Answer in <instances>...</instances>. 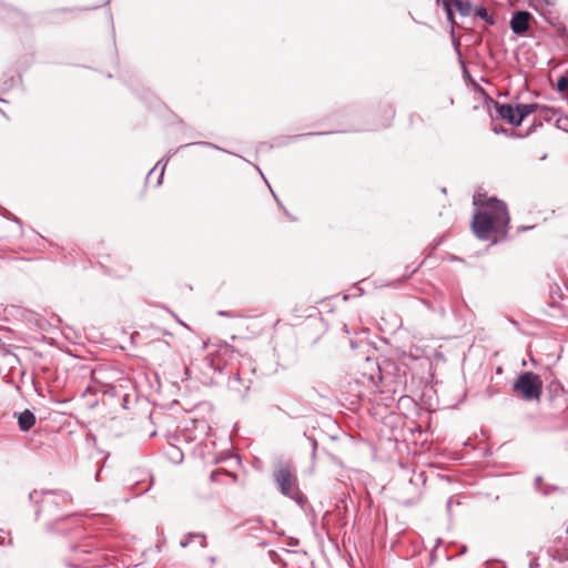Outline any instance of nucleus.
Returning a JSON list of instances; mask_svg holds the SVG:
<instances>
[{
	"label": "nucleus",
	"instance_id": "nucleus-40",
	"mask_svg": "<svg viewBox=\"0 0 568 568\" xmlns=\"http://www.w3.org/2000/svg\"><path fill=\"white\" fill-rule=\"evenodd\" d=\"M210 366L214 371H216L219 373H223L224 366L220 365V363H216L215 359H213V358L210 359Z\"/></svg>",
	"mask_w": 568,
	"mask_h": 568
},
{
	"label": "nucleus",
	"instance_id": "nucleus-14",
	"mask_svg": "<svg viewBox=\"0 0 568 568\" xmlns=\"http://www.w3.org/2000/svg\"><path fill=\"white\" fill-rule=\"evenodd\" d=\"M87 392L102 393L104 396H118V388L112 384H102L100 386H88Z\"/></svg>",
	"mask_w": 568,
	"mask_h": 568
},
{
	"label": "nucleus",
	"instance_id": "nucleus-34",
	"mask_svg": "<svg viewBox=\"0 0 568 568\" xmlns=\"http://www.w3.org/2000/svg\"><path fill=\"white\" fill-rule=\"evenodd\" d=\"M422 265H423V262H422V263H419V264H418L414 270H412L409 274L404 275V276H402V277L397 278V280H396V282H398V283H405L407 280H409V278H410V277H412V276H413V275H414V274L419 270V267H420Z\"/></svg>",
	"mask_w": 568,
	"mask_h": 568
},
{
	"label": "nucleus",
	"instance_id": "nucleus-57",
	"mask_svg": "<svg viewBox=\"0 0 568 568\" xmlns=\"http://www.w3.org/2000/svg\"><path fill=\"white\" fill-rule=\"evenodd\" d=\"M343 112H344L345 114L349 115V114L353 112V109H352V108H345V109L343 110Z\"/></svg>",
	"mask_w": 568,
	"mask_h": 568
},
{
	"label": "nucleus",
	"instance_id": "nucleus-38",
	"mask_svg": "<svg viewBox=\"0 0 568 568\" xmlns=\"http://www.w3.org/2000/svg\"><path fill=\"white\" fill-rule=\"evenodd\" d=\"M496 394H498V389L495 388L494 386H488L485 390V395L487 398H491L494 397Z\"/></svg>",
	"mask_w": 568,
	"mask_h": 568
},
{
	"label": "nucleus",
	"instance_id": "nucleus-37",
	"mask_svg": "<svg viewBox=\"0 0 568 568\" xmlns=\"http://www.w3.org/2000/svg\"><path fill=\"white\" fill-rule=\"evenodd\" d=\"M268 557L274 564H278L281 561V556L275 550H268Z\"/></svg>",
	"mask_w": 568,
	"mask_h": 568
},
{
	"label": "nucleus",
	"instance_id": "nucleus-32",
	"mask_svg": "<svg viewBox=\"0 0 568 568\" xmlns=\"http://www.w3.org/2000/svg\"><path fill=\"white\" fill-rule=\"evenodd\" d=\"M304 436L305 438L310 442L311 446H312V457L315 458V455H316V450H317V447H318V444H317V440L315 437L304 433Z\"/></svg>",
	"mask_w": 568,
	"mask_h": 568
},
{
	"label": "nucleus",
	"instance_id": "nucleus-50",
	"mask_svg": "<svg viewBox=\"0 0 568 568\" xmlns=\"http://www.w3.org/2000/svg\"><path fill=\"white\" fill-rule=\"evenodd\" d=\"M354 290H355V293L353 294L354 296H361L364 293L362 287L355 286Z\"/></svg>",
	"mask_w": 568,
	"mask_h": 568
},
{
	"label": "nucleus",
	"instance_id": "nucleus-35",
	"mask_svg": "<svg viewBox=\"0 0 568 568\" xmlns=\"http://www.w3.org/2000/svg\"><path fill=\"white\" fill-rule=\"evenodd\" d=\"M542 487H544V485H542V477L540 475H538V476L535 477L534 488H535L536 491L540 493Z\"/></svg>",
	"mask_w": 568,
	"mask_h": 568
},
{
	"label": "nucleus",
	"instance_id": "nucleus-10",
	"mask_svg": "<svg viewBox=\"0 0 568 568\" xmlns=\"http://www.w3.org/2000/svg\"><path fill=\"white\" fill-rule=\"evenodd\" d=\"M535 17L527 10L514 11L509 21L510 30L518 37L527 36L529 23L534 21Z\"/></svg>",
	"mask_w": 568,
	"mask_h": 568
},
{
	"label": "nucleus",
	"instance_id": "nucleus-19",
	"mask_svg": "<svg viewBox=\"0 0 568 568\" xmlns=\"http://www.w3.org/2000/svg\"><path fill=\"white\" fill-rule=\"evenodd\" d=\"M195 538L205 539L204 532H187L180 541L182 548H186Z\"/></svg>",
	"mask_w": 568,
	"mask_h": 568
},
{
	"label": "nucleus",
	"instance_id": "nucleus-52",
	"mask_svg": "<svg viewBox=\"0 0 568 568\" xmlns=\"http://www.w3.org/2000/svg\"><path fill=\"white\" fill-rule=\"evenodd\" d=\"M386 112H387V114L389 115L390 119L394 118L395 111H394L392 105H387V111Z\"/></svg>",
	"mask_w": 568,
	"mask_h": 568
},
{
	"label": "nucleus",
	"instance_id": "nucleus-15",
	"mask_svg": "<svg viewBox=\"0 0 568 568\" xmlns=\"http://www.w3.org/2000/svg\"><path fill=\"white\" fill-rule=\"evenodd\" d=\"M474 17L483 20L488 26L496 23L495 17L490 14L484 6H478L474 9Z\"/></svg>",
	"mask_w": 568,
	"mask_h": 568
},
{
	"label": "nucleus",
	"instance_id": "nucleus-49",
	"mask_svg": "<svg viewBox=\"0 0 568 568\" xmlns=\"http://www.w3.org/2000/svg\"><path fill=\"white\" fill-rule=\"evenodd\" d=\"M538 567H539V564H538L537 558H532L529 562V568H538Z\"/></svg>",
	"mask_w": 568,
	"mask_h": 568
},
{
	"label": "nucleus",
	"instance_id": "nucleus-25",
	"mask_svg": "<svg viewBox=\"0 0 568 568\" xmlns=\"http://www.w3.org/2000/svg\"><path fill=\"white\" fill-rule=\"evenodd\" d=\"M0 214L4 219L10 220V221L14 222L16 224H18L19 227L22 230V221L19 217H17L16 215H13L10 211H8L4 207H0Z\"/></svg>",
	"mask_w": 568,
	"mask_h": 568
},
{
	"label": "nucleus",
	"instance_id": "nucleus-7",
	"mask_svg": "<svg viewBox=\"0 0 568 568\" xmlns=\"http://www.w3.org/2000/svg\"><path fill=\"white\" fill-rule=\"evenodd\" d=\"M378 381L381 383L392 382L395 387L406 384L405 373L402 375L397 364L390 359L378 363ZM396 392V388H394Z\"/></svg>",
	"mask_w": 568,
	"mask_h": 568
},
{
	"label": "nucleus",
	"instance_id": "nucleus-62",
	"mask_svg": "<svg viewBox=\"0 0 568 568\" xmlns=\"http://www.w3.org/2000/svg\"><path fill=\"white\" fill-rule=\"evenodd\" d=\"M4 537L0 536V546H3L4 545Z\"/></svg>",
	"mask_w": 568,
	"mask_h": 568
},
{
	"label": "nucleus",
	"instance_id": "nucleus-55",
	"mask_svg": "<svg viewBox=\"0 0 568 568\" xmlns=\"http://www.w3.org/2000/svg\"><path fill=\"white\" fill-rule=\"evenodd\" d=\"M75 517H77L75 514H69L65 517L60 518L59 520H62V519H75Z\"/></svg>",
	"mask_w": 568,
	"mask_h": 568
},
{
	"label": "nucleus",
	"instance_id": "nucleus-26",
	"mask_svg": "<svg viewBox=\"0 0 568 568\" xmlns=\"http://www.w3.org/2000/svg\"><path fill=\"white\" fill-rule=\"evenodd\" d=\"M16 85V79L12 74H4V80L2 82V90L9 91Z\"/></svg>",
	"mask_w": 568,
	"mask_h": 568
},
{
	"label": "nucleus",
	"instance_id": "nucleus-39",
	"mask_svg": "<svg viewBox=\"0 0 568 568\" xmlns=\"http://www.w3.org/2000/svg\"><path fill=\"white\" fill-rule=\"evenodd\" d=\"M453 45H454V49H455V51L457 53L458 61L464 59L463 53L460 51V43H459V41L454 39L453 40Z\"/></svg>",
	"mask_w": 568,
	"mask_h": 568
},
{
	"label": "nucleus",
	"instance_id": "nucleus-44",
	"mask_svg": "<svg viewBox=\"0 0 568 568\" xmlns=\"http://www.w3.org/2000/svg\"><path fill=\"white\" fill-rule=\"evenodd\" d=\"M363 342H358V341H351L349 342V346L353 351H356L357 348H359L362 346Z\"/></svg>",
	"mask_w": 568,
	"mask_h": 568
},
{
	"label": "nucleus",
	"instance_id": "nucleus-30",
	"mask_svg": "<svg viewBox=\"0 0 568 568\" xmlns=\"http://www.w3.org/2000/svg\"><path fill=\"white\" fill-rule=\"evenodd\" d=\"M100 6H93V7H73V8H61L58 11L59 12H75V11H85V10H94L98 9Z\"/></svg>",
	"mask_w": 568,
	"mask_h": 568
},
{
	"label": "nucleus",
	"instance_id": "nucleus-56",
	"mask_svg": "<svg viewBox=\"0 0 568 568\" xmlns=\"http://www.w3.org/2000/svg\"><path fill=\"white\" fill-rule=\"evenodd\" d=\"M252 165H253V166L255 168V170L261 174V176H262V178H264V174H263L262 170L260 169V166H258V165H256V164H252Z\"/></svg>",
	"mask_w": 568,
	"mask_h": 568
},
{
	"label": "nucleus",
	"instance_id": "nucleus-21",
	"mask_svg": "<svg viewBox=\"0 0 568 568\" xmlns=\"http://www.w3.org/2000/svg\"><path fill=\"white\" fill-rule=\"evenodd\" d=\"M552 27H555L557 36L568 44V29L562 22H549Z\"/></svg>",
	"mask_w": 568,
	"mask_h": 568
},
{
	"label": "nucleus",
	"instance_id": "nucleus-51",
	"mask_svg": "<svg viewBox=\"0 0 568 568\" xmlns=\"http://www.w3.org/2000/svg\"><path fill=\"white\" fill-rule=\"evenodd\" d=\"M283 213L291 220V221H296V217L293 216L287 210L286 207H283Z\"/></svg>",
	"mask_w": 568,
	"mask_h": 568
},
{
	"label": "nucleus",
	"instance_id": "nucleus-22",
	"mask_svg": "<svg viewBox=\"0 0 568 568\" xmlns=\"http://www.w3.org/2000/svg\"><path fill=\"white\" fill-rule=\"evenodd\" d=\"M438 6L442 7L445 14H449L450 12H455L457 0H435Z\"/></svg>",
	"mask_w": 568,
	"mask_h": 568
},
{
	"label": "nucleus",
	"instance_id": "nucleus-58",
	"mask_svg": "<svg viewBox=\"0 0 568 568\" xmlns=\"http://www.w3.org/2000/svg\"><path fill=\"white\" fill-rule=\"evenodd\" d=\"M534 226L532 225H528V226H520L519 227V231H527V230H531Z\"/></svg>",
	"mask_w": 568,
	"mask_h": 568
},
{
	"label": "nucleus",
	"instance_id": "nucleus-33",
	"mask_svg": "<svg viewBox=\"0 0 568 568\" xmlns=\"http://www.w3.org/2000/svg\"><path fill=\"white\" fill-rule=\"evenodd\" d=\"M559 489L556 485H545L540 490V494L544 496H549L550 494L557 491Z\"/></svg>",
	"mask_w": 568,
	"mask_h": 568
},
{
	"label": "nucleus",
	"instance_id": "nucleus-13",
	"mask_svg": "<svg viewBox=\"0 0 568 568\" xmlns=\"http://www.w3.org/2000/svg\"><path fill=\"white\" fill-rule=\"evenodd\" d=\"M14 416H17L18 426L22 432L30 430L36 424V415L30 409H24L23 412L14 413Z\"/></svg>",
	"mask_w": 568,
	"mask_h": 568
},
{
	"label": "nucleus",
	"instance_id": "nucleus-28",
	"mask_svg": "<svg viewBox=\"0 0 568 568\" xmlns=\"http://www.w3.org/2000/svg\"><path fill=\"white\" fill-rule=\"evenodd\" d=\"M555 125H556V128H558L559 130H562V131H565V132H568V115L559 116V118L556 120Z\"/></svg>",
	"mask_w": 568,
	"mask_h": 568
},
{
	"label": "nucleus",
	"instance_id": "nucleus-18",
	"mask_svg": "<svg viewBox=\"0 0 568 568\" xmlns=\"http://www.w3.org/2000/svg\"><path fill=\"white\" fill-rule=\"evenodd\" d=\"M166 454L170 460L174 464H181L183 462V453L175 445H171Z\"/></svg>",
	"mask_w": 568,
	"mask_h": 568
},
{
	"label": "nucleus",
	"instance_id": "nucleus-59",
	"mask_svg": "<svg viewBox=\"0 0 568 568\" xmlns=\"http://www.w3.org/2000/svg\"><path fill=\"white\" fill-rule=\"evenodd\" d=\"M210 478L212 481H215L216 480V471H212Z\"/></svg>",
	"mask_w": 568,
	"mask_h": 568
},
{
	"label": "nucleus",
	"instance_id": "nucleus-61",
	"mask_svg": "<svg viewBox=\"0 0 568 568\" xmlns=\"http://www.w3.org/2000/svg\"><path fill=\"white\" fill-rule=\"evenodd\" d=\"M509 322H510L514 326H518V325H519V324H518V322H517V321H515V320H509Z\"/></svg>",
	"mask_w": 568,
	"mask_h": 568
},
{
	"label": "nucleus",
	"instance_id": "nucleus-5",
	"mask_svg": "<svg viewBox=\"0 0 568 568\" xmlns=\"http://www.w3.org/2000/svg\"><path fill=\"white\" fill-rule=\"evenodd\" d=\"M44 496L41 499V507L36 509L37 518L41 513L53 516L58 510L64 509L72 501V497L64 490H41Z\"/></svg>",
	"mask_w": 568,
	"mask_h": 568
},
{
	"label": "nucleus",
	"instance_id": "nucleus-54",
	"mask_svg": "<svg viewBox=\"0 0 568 568\" xmlns=\"http://www.w3.org/2000/svg\"><path fill=\"white\" fill-rule=\"evenodd\" d=\"M466 551H467V546L466 545H462V547H460V549L458 551V555H464V554H466Z\"/></svg>",
	"mask_w": 568,
	"mask_h": 568
},
{
	"label": "nucleus",
	"instance_id": "nucleus-53",
	"mask_svg": "<svg viewBox=\"0 0 568 568\" xmlns=\"http://www.w3.org/2000/svg\"><path fill=\"white\" fill-rule=\"evenodd\" d=\"M272 194H273V196H274V199H275V201H276L277 205L283 210V207H285V206L283 205V203L281 202V200L276 196V194H275L273 191H272Z\"/></svg>",
	"mask_w": 568,
	"mask_h": 568
},
{
	"label": "nucleus",
	"instance_id": "nucleus-11",
	"mask_svg": "<svg viewBox=\"0 0 568 568\" xmlns=\"http://www.w3.org/2000/svg\"><path fill=\"white\" fill-rule=\"evenodd\" d=\"M426 484V473L424 470L413 471V475L405 484L404 490L412 494V497L404 500V505H413L415 499L422 495V488Z\"/></svg>",
	"mask_w": 568,
	"mask_h": 568
},
{
	"label": "nucleus",
	"instance_id": "nucleus-29",
	"mask_svg": "<svg viewBox=\"0 0 568 568\" xmlns=\"http://www.w3.org/2000/svg\"><path fill=\"white\" fill-rule=\"evenodd\" d=\"M459 63H460V67H462V73H463V78L464 80L467 82V81H474L471 74H470V71L469 69L467 68V64L465 62L464 59L459 60Z\"/></svg>",
	"mask_w": 568,
	"mask_h": 568
},
{
	"label": "nucleus",
	"instance_id": "nucleus-31",
	"mask_svg": "<svg viewBox=\"0 0 568 568\" xmlns=\"http://www.w3.org/2000/svg\"><path fill=\"white\" fill-rule=\"evenodd\" d=\"M220 356L226 357L229 354L239 353L233 346L225 343L219 351Z\"/></svg>",
	"mask_w": 568,
	"mask_h": 568
},
{
	"label": "nucleus",
	"instance_id": "nucleus-60",
	"mask_svg": "<svg viewBox=\"0 0 568 568\" xmlns=\"http://www.w3.org/2000/svg\"><path fill=\"white\" fill-rule=\"evenodd\" d=\"M200 545H201L202 548H206V546H207L206 538L205 539H201V544Z\"/></svg>",
	"mask_w": 568,
	"mask_h": 568
},
{
	"label": "nucleus",
	"instance_id": "nucleus-41",
	"mask_svg": "<svg viewBox=\"0 0 568 568\" xmlns=\"http://www.w3.org/2000/svg\"><path fill=\"white\" fill-rule=\"evenodd\" d=\"M493 131L495 134H507L508 130L505 129L503 125H494Z\"/></svg>",
	"mask_w": 568,
	"mask_h": 568
},
{
	"label": "nucleus",
	"instance_id": "nucleus-9",
	"mask_svg": "<svg viewBox=\"0 0 568 568\" xmlns=\"http://www.w3.org/2000/svg\"><path fill=\"white\" fill-rule=\"evenodd\" d=\"M336 131H326V132H306V133H300V134H293V135H278L275 136L272 142H262L260 148H266L267 150H272L274 148H285L290 145L291 143L297 142L302 139L310 138V136H316V135H324V134H332Z\"/></svg>",
	"mask_w": 568,
	"mask_h": 568
},
{
	"label": "nucleus",
	"instance_id": "nucleus-48",
	"mask_svg": "<svg viewBox=\"0 0 568 568\" xmlns=\"http://www.w3.org/2000/svg\"><path fill=\"white\" fill-rule=\"evenodd\" d=\"M440 244H442V240H440V239H436V240H434V242L432 243L430 248H432V250H436Z\"/></svg>",
	"mask_w": 568,
	"mask_h": 568
},
{
	"label": "nucleus",
	"instance_id": "nucleus-8",
	"mask_svg": "<svg viewBox=\"0 0 568 568\" xmlns=\"http://www.w3.org/2000/svg\"><path fill=\"white\" fill-rule=\"evenodd\" d=\"M71 557L63 558V565L68 568H85L89 561L87 556L91 554L92 547L88 542L70 545Z\"/></svg>",
	"mask_w": 568,
	"mask_h": 568
},
{
	"label": "nucleus",
	"instance_id": "nucleus-12",
	"mask_svg": "<svg viewBox=\"0 0 568 568\" xmlns=\"http://www.w3.org/2000/svg\"><path fill=\"white\" fill-rule=\"evenodd\" d=\"M244 371V363H240V368L232 373L227 381V386L231 390L239 392L241 394V398L244 399L247 392L251 388L252 381L245 379L242 377Z\"/></svg>",
	"mask_w": 568,
	"mask_h": 568
},
{
	"label": "nucleus",
	"instance_id": "nucleus-27",
	"mask_svg": "<svg viewBox=\"0 0 568 568\" xmlns=\"http://www.w3.org/2000/svg\"><path fill=\"white\" fill-rule=\"evenodd\" d=\"M462 501L457 496H450L446 503V510L449 517H452V508L453 506L460 505Z\"/></svg>",
	"mask_w": 568,
	"mask_h": 568
},
{
	"label": "nucleus",
	"instance_id": "nucleus-42",
	"mask_svg": "<svg viewBox=\"0 0 568 568\" xmlns=\"http://www.w3.org/2000/svg\"><path fill=\"white\" fill-rule=\"evenodd\" d=\"M542 123L541 122H537L536 120L532 122V124L529 126L528 129V132H527V135L531 134L532 132L536 131L537 128L541 126Z\"/></svg>",
	"mask_w": 568,
	"mask_h": 568
},
{
	"label": "nucleus",
	"instance_id": "nucleus-16",
	"mask_svg": "<svg viewBox=\"0 0 568 568\" xmlns=\"http://www.w3.org/2000/svg\"><path fill=\"white\" fill-rule=\"evenodd\" d=\"M456 10L462 17H468L474 13L473 4L469 0H457Z\"/></svg>",
	"mask_w": 568,
	"mask_h": 568
},
{
	"label": "nucleus",
	"instance_id": "nucleus-64",
	"mask_svg": "<svg viewBox=\"0 0 568 568\" xmlns=\"http://www.w3.org/2000/svg\"><path fill=\"white\" fill-rule=\"evenodd\" d=\"M440 191H442V193H444V194H446V192H447L446 187H442V189H440Z\"/></svg>",
	"mask_w": 568,
	"mask_h": 568
},
{
	"label": "nucleus",
	"instance_id": "nucleus-36",
	"mask_svg": "<svg viewBox=\"0 0 568 568\" xmlns=\"http://www.w3.org/2000/svg\"><path fill=\"white\" fill-rule=\"evenodd\" d=\"M486 568H506V566L501 561L489 560L486 562Z\"/></svg>",
	"mask_w": 568,
	"mask_h": 568
},
{
	"label": "nucleus",
	"instance_id": "nucleus-24",
	"mask_svg": "<svg viewBox=\"0 0 568 568\" xmlns=\"http://www.w3.org/2000/svg\"><path fill=\"white\" fill-rule=\"evenodd\" d=\"M29 501L34 504L38 508L41 507V499L44 498V496L41 494V491L34 489L29 493Z\"/></svg>",
	"mask_w": 568,
	"mask_h": 568
},
{
	"label": "nucleus",
	"instance_id": "nucleus-2",
	"mask_svg": "<svg viewBox=\"0 0 568 568\" xmlns=\"http://www.w3.org/2000/svg\"><path fill=\"white\" fill-rule=\"evenodd\" d=\"M485 103L488 106L491 104L497 115L514 128H518L519 125H521L525 119L531 113H534L536 110H540L546 113H557V110L554 106L540 105L538 103H501L494 100L489 95H487Z\"/></svg>",
	"mask_w": 568,
	"mask_h": 568
},
{
	"label": "nucleus",
	"instance_id": "nucleus-20",
	"mask_svg": "<svg viewBox=\"0 0 568 568\" xmlns=\"http://www.w3.org/2000/svg\"><path fill=\"white\" fill-rule=\"evenodd\" d=\"M547 389H548L549 394L551 395V397H555V396H558L559 394L565 393L564 386L558 379L550 382L549 385L547 386Z\"/></svg>",
	"mask_w": 568,
	"mask_h": 568
},
{
	"label": "nucleus",
	"instance_id": "nucleus-3",
	"mask_svg": "<svg viewBox=\"0 0 568 568\" xmlns=\"http://www.w3.org/2000/svg\"><path fill=\"white\" fill-rule=\"evenodd\" d=\"M273 479L283 496L294 500L300 507L307 504V497L300 490L294 466L280 462L273 470Z\"/></svg>",
	"mask_w": 568,
	"mask_h": 568
},
{
	"label": "nucleus",
	"instance_id": "nucleus-45",
	"mask_svg": "<svg viewBox=\"0 0 568 568\" xmlns=\"http://www.w3.org/2000/svg\"><path fill=\"white\" fill-rule=\"evenodd\" d=\"M217 315L222 317H235L234 313L230 311H219Z\"/></svg>",
	"mask_w": 568,
	"mask_h": 568
},
{
	"label": "nucleus",
	"instance_id": "nucleus-1",
	"mask_svg": "<svg viewBox=\"0 0 568 568\" xmlns=\"http://www.w3.org/2000/svg\"><path fill=\"white\" fill-rule=\"evenodd\" d=\"M473 205L475 212L470 226L475 236L494 244L506 239L510 223L507 204L496 196L476 192Z\"/></svg>",
	"mask_w": 568,
	"mask_h": 568
},
{
	"label": "nucleus",
	"instance_id": "nucleus-47",
	"mask_svg": "<svg viewBox=\"0 0 568 568\" xmlns=\"http://www.w3.org/2000/svg\"><path fill=\"white\" fill-rule=\"evenodd\" d=\"M9 11H11V9L8 6L0 2V16L2 17L3 13H7Z\"/></svg>",
	"mask_w": 568,
	"mask_h": 568
},
{
	"label": "nucleus",
	"instance_id": "nucleus-46",
	"mask_svg": "<svg viewBox=\"0 0 568 568\" xmlns=\"http://www.w3.org/2000/svg\"><path fill=\"white\" fill-rule=\"evenodd\" d=\"M298 544H300V540L295 537H290V539L287 541V546H290V547L298 546Z\"/></svg>",
	"mask_w": 568,
	"mask_h": 568
},
{
	"label": "nucleus",
	"instance_id": "nucleus-43",
	"mask_svg": "<svg viewBox=\"0 0 568 568\" xmlns=\"http://www.w3.org/2000/svg\"><path fill=\"white\" fill-rule=\"evenodd\" d=\"M447 22L450 24L452 29H454V26L456 23L455 21V12H450L449 14H445Z\"/></svg>",
	"mask_w": 568,
	"mask_h": 568
},
{
	"label": "nucleus",
	"instance_id": "nucleus-17",
	"mask_svg": "<svg viewBox=\"0 0 568 568\" xmlns=\"http://www.w3.org/2000/svg\"><path fill=\"white\" fill-rule=\"evenodd\" d=\"M549 556L558 562L568 561V548H555L549 550Z\"/></svg>",
	"mask_w": 568,
	"mask_h": 568
},
{
	"label": "nucleus",
	"instance_id": "nucleus-63",
	"mask_svg": "<svg viewBox=\"0 0 568 568\" xmlns=\"http://www.w3.org/2000/svg\"><path fill=\"white\" fill-rule=\"evenodd\" d=\"M448 103H449L450 105H453V104H454V98H453V97H449V99H448Z\"/></svg>",
	"mask_w": 568,
	"mask_h": 568
},
{
	"label": "nucleus",
	"instance_id": "nucleus-23",
	"mask_svg": "<svg viewBox=\"0 0 568 568\" xmlns=\"http://www.w3.org/2000/svg\"><path fill=\"white\" fill-rule=\"evenodd\" d=\"M556 90L560 93H568V77L567 75H560L557 79Z\"/></svg>",
	"mask_w": 568,
	"mask_h": 568
},
{
	"label": "nucleus",
	"instance_id": "nucleus-4",
	"mask_svg": "<svg viewBox=\"0 0 568 568\" xmlns=\"http://www.w3.org/2000/svg\"><path fill=\"white\" fill-rule=\"evenodd\" d=\"M542 379L532 371H523L511 383L513 394L524 402H540Z\"/></svg>",
	"mask_w": 568,
	"mask_h": 568
},
{
	"label": "nucleus",
	"instance_id": "nucleus-6",
	"mask_svg": "<svg viewBox=\"0 0 568 568\" xmlns=\"http://www.w3.org/2000/svg\"><path fill=\"white\" fill-rule=\"evenodd\" d=\"M193 145H199V146H203V148H209V149L217 150V151H221V152H224V153L234 154L233 152H231V151H229L226 149H223V148H221V146H219V145H216V144H214L212 142H207V141H197V142L186 143V144L181 145L176 150H170L169 154L166 156L162 158L156 163V165L149 171V173L146 174V178H145V183H149L150 178H151L152 173L156 170V168L161 166V171H160V174L158 176V180H156V183H155V187L161 186L162 183H163L165 166H166L168 162L170 161L171 156H173L180 150L186 149V148H190V146H193Z\"/></svg>",
	"mask_w": 568,
	"mask_h": 568
}]
</instances>
